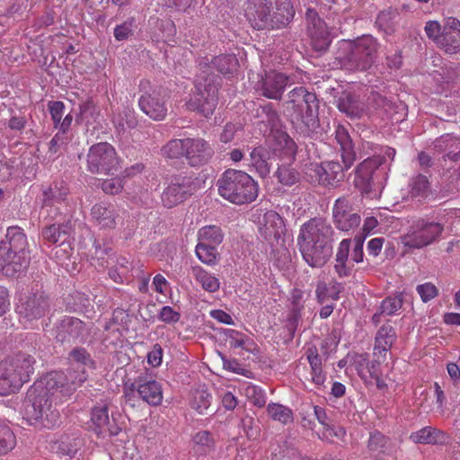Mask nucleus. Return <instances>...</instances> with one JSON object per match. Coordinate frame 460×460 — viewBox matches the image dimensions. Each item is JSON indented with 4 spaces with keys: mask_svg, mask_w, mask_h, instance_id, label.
<instances>
[{
    "mask_svg": "<svg viewBox=\"0 0 460 460\" xmlns=\"http://www.w3.org/2000/svg\"><path fill=\"white\" fill-rule=\"evenodd\" d=\"M199 72L194 82L195 91L187 102L188 109L208 118L217 105L218 90L222 78L214 73V69L225 76L234 75L239 66L236 57L233 54H222L208 60L203 58L199 64Z\"/></svg>",
    "mask_w": 460,
    "mask_h": 460,
    "instance_id": "nucleus-1",
    "label": "nucleus"
},
{
    "mask_svg": "<svg viewBox=\"0 0 460 460\" xmlns=\"http://www.w3.org/2000/svg\"><path fill=\"white\" fill-rule=\"evenodd\" d=\"M66 380L63 372L51 371L36 381L27 391L22 403L24 419L47 429L58 426L60 414L52 404V398L58 389L63 388Z\"/></svg>",
    "mask_w": 460,
    "mask_h": 460,
    "instance_id": "nucleus-2",
    "label": "nucleus"
},
{
    "mask_svg": "<svg viewBox=\"0 0 460 460\" xmlns=\"http://www.w3.org/2000/svg\"><path fill=\"white\" fill-rule=\"evenodd\" d=\"M334 230L321 217L311 218L302 225L297 245L303 260L312 268L323 267L332 255Z\"/></svg>",
    "mask_w": 460,
    "mask_h": 460,
    "instance_id": "nucleus-3",
    "label": "nucleus"
},
{
    "mask_svg": "<svg viewBox=\"0 0 460 460\" xmlns=\"http://www.w3.org/2000/svg\"><path fill=\"white\" fill-rule=\"evenodd\" d=\"M335 138L340 145L343 165L335 161L309 164L306 166L305 176L311 183L324 187H333L336 182L343 179V171L350 168L356 161L353 141L348 130L343 126L339 125L337 127Z\"/></svg>",
    "mask_w": 460,
    "mask_h": 460,
    "instance_id": "nucleus-4",
    "label": "nucleus"
},
{
    "mask_svg": "<svg viewBox=\"0 0 460 460\" xmlns=\"http://www.w3.org/2000/svg\"><path fill=\"white\" fill-rule=\"evenodd\" d=\"M244 16L257 31H274L287 28L293 21L295 10L290 0H246Z\"/></svg>",
    "mask_w": 460,
    "mask_h": 460,
    "instance_id": "nucleus-5",
    "label": "nucleus"
},
{
    "mask_svg": "<svg viewBox=\"0 0 460 460\" xmlns=\"http://www.w3.org/2000/svg\"><path fill=\"white\" fill-rule=\"evenodd\" d=\"M320 102L314 92L304 86L295 87L288 93L284 113L292 123H301L306 136L317 134L321 128L319 119Z\"/></svg>",
    "mask_w": 460,
    "mask_h": 460,
    "instance_id": "nucleus-6",
    "label": "nucleus"
},
{
    "mask_svg": "<svg viewBox=\"0 0 460 460\" xmlns=\"http://www.w3.org/2000/svg\"><path fill=\"white\" fill-rule=\"evenodd\" d=\"M380 44L370 34L339 41L335 60L344 69L367 71L376 61Z\"/></svg>",
    "mask_w": 460,
    "mask_h": 460,
    "instance_id": "nucleus-7",
    "label": "nucleus"
},
{
    "mask_svg": "<svg viewBox=\"0 0 460 460\" xmlns=\"http://www.w3.org/2000/svg\"><path fill=\"white\" fill-rule=\"evenodd\" d=\"M217 187L222 198L236 205L252 203L259 194L258 183L241 170H226L217 181Z\"/></svg>",
    "mask_w": 460,
    "mask_h": 460,
    "instance_id": "nucleus-8",
    "label": "nucleus"
},
{
    "mask_svg": "<svg viewBox=\"0 0 460 460\" xmlns=\"http://www.w3.org/2000/svg\"><path fill=\"white\" fill-rule=\"evenodd\" d=\"M385 175L383 158L368 157L357 166L353 184L362 195L370 199L377 198L384 187Z\"/></svg>",
    "mask_w": 460,
    "mask_h": 460,
    "instance_id": "nucleus-9",
    "label": "nucleus"
},
{
    "mask_svg": "<svg viewBox=\"0 0 460 460\" xmlns=\"http://www.w3.org/2000/svg\"><path fill=\"white\" fill-rule=\"evenodd\" d=\"M50 296L44 291L37 290L22 296L16 304L15 312L22 324H33L44 318L51 309Z\"/></svg>",
    "mask_w": 460,
    "mask_h": 460,
    "instance_id": "nucleus-10",
    "label": "nucleus"
},
{
    "mask_svg": "<svg viewBox=\"0 0 460 460\" xmlns=\"http://www.w3.org/2000/svg\"><path fill=\"white\" fill-rule=\"evenodd\" d=\"M91 331L90 323H84L77 317L69 315L59 319L53 328L56 342L68 346L86 342L91 335Z\"/></svg>",
    "mask_w": 460,
    "mask_h": 460,
    "instance_id": "nucleus-11",
    "label": "nucleus"
},
{
    "mask_svg": "<svg viewBox=\"0 0 460 460\" xmlns=\"http://www.w3.org/2000/svg\"><path fill=\"white\" fill-rule=\"evenodd\" d=\"M119 167V157L115 148L107 142L93 145L87 154V170L93 174H115Z\"/></svg>",
    "mask_w": 460,
    "mask_h": 460,
    "instance_id": "nucleus-12",
    "label": "nucleus"
},
{
    "mask_svg": "<svg viewBox=\"0 0 460 460\" xmlns=\"http://www.w3.org/2000/svg\"><path fill=\"white\" fill-rule=\"evenodd\" d=\"M197 186L191 176L174 174L161 195V200L165 208H172L183 203L193 195Z\"/></svg>",
    "mask_w": 460,
    "mask_h": 460,
    "instance_id": "nucleus-13",
    "label": "nucleus"
},
{
    "mask_svg": "<svg viewBox=\"0 0 460 460\" xmlns=\"http://www.w3.org/2000/svg\"><path fill=\"white\" fill-rule=\"evenodd\" d=\"M443 231L438 223L425 222L423 219L413 221L404 234V247L421 248L431 243Z\"/></svg>",
    "mask_w": 460,
    "mask_h": 460,
    "instance_id": "nucleus-14",
    "label": "nucleus"
},
{
    "mask_svg": "<svg viewBox=\"0 0 460 460\" xmlns=\"http://www.w3.org/2000/svg\"><path fill=\"white\" fill-rule=\"evenodd\" d=\"M305 20L312 49L320 54L326 52L332 43V38L325 22L314 8H307Z\"/></svg>",
    "mask_w": 460,
    "mask_h": 460,
    "instance_id": "nucleus-15",
    "label": "nucleus"
},
{
    "mask_svg": "<svg viewBox=\"0 0 460 460\" xmlns=\"http://www.w3.org/2000/svg\"><path fill=\"white\" fill-rule=\"evenodd\" d=\"M140 92L143 94L138 100L140 110L155 120H162L165 118L167 108L165 102L160 98V93L150 86L147 80H142L139 84Z\"/></svg>",
    "mask_w": 460,
    "mask_h": 460,
    "instance_id": "nucleus-16",
    "label": "nucleus"
},
{
    "mask_svg": "<svg viewBox=\"0 0 460 460\" xmlns=\"http://www.w3.org/2000/svg\"><path fill=\"white\" fill-rule=\"evenodd\" d=\"M332 222L338 230L349 232L359 226L361 217L349 200L346 197H341L335 200L332 208Z\"/></svg>",
    "mask_w": 460,
    "mask_h": 460,
    "instance_id": "nucleus-17",
    "label": "nucleus"
},
{
    "mask_svg": "<svg viewBox=\"0 0 460 460\" xmlns=\"http://www.w3.org/2000/svg\"><path fill=\"white\" fill-rule=\"evenodd\" d=\"M288 82L289 77L283 73L265 71L257 82L256 91L268 99L280 101Z\"/></svg>",
    "mask_w": 460,
    "mask_h": 460,
    "instance_id": "nucleus-18",
    "label": "nucleus"
},
{
    "mask_svg": "<svg viewBox=\"0 0 460 460\" xmlns=\"http://www.w3.org/2000/svg\"><path fill=\"white\" fill-rule=\"evenodd\" d=\"M91 421L92 428L98 437L116 436L121 430L113 417L110 420L109 407L106 403L98 404L92 409Z\"/></svg>",
    "mask_w": 460,
    "mask_h": 460,
    "instance_id": "nucleus-19",
    "label": "nucleus"
},
{
    "mask_svg": "<svg viewBox=\"0 0 460 460\" xmlns=\"http://www.w3.org/2000/svg\"><path fill=\"white\" fill-rule=\"evenodd\" d=\"M214 152L208 143L202 138H186L185 159L191 167L206 164Z\"/></svg>",
    "mask_w": 460,
    "mask_h": 460,
    "instance_id": "nucleus-20",
    "label": "nucleus"
},
{
    "mask_svg": "<svg viewBox=\"0 0 460 460\" xmlns=\"http://www.w3.org/2000/svg\"><path fill=\"white\" fill-rule=\"evenodd\" d=\"M443 31L438 48L448 54L457 53L460 50V21L455 17L447 18Z\"/></svg>",
    "mask_w": 460,
    "mask_h": 460,
    "instance_id": "nucleus-21",
    "label": "nucleus"
},
{
    "mask_svg": "<svg viewBox=\"0 0 460 460\" xmlns=\"http://www.w3.org/2000/svg\"><path fill=\"white\" fill-rule=\"evenodd\" d=\"M6 247L5 243H0V272L7 277H14L28 266V256L14 253Z\"/></svg>",
    "mask_w": 460,
    "mask_h": 460,
    "instance_id": "nucleus-22",
    "label": "nucleus"
},
{
    "mask_svg": "<svg viewBox=\"0 0 460 460\" xmlns=\"http://www.w3.org/2000/svg\"><path fill=\"white\" fill-rule=\"evenodd\" d=\"M11 368L14 370L21 385L29 382L34 375L36 359L25 352H19L4 359Z\"/></svg>",
    "mask_w": 460,
    "mask_h": 460,
    "instance_id": "nucleus-23",
    "label": "nucleus"
},
{
    "mask_svg": "<svg viewBox=\"0 0 460 460\" xmlns=\"http://www.w3.org/2000/svg\"><path fill=\"white\" fill-rule=\"evenodd\" d=\"M286 231L283 218L273 210L267 211L263 216V226L260 233L266 241H278Z\"/></svg>",
    "mask_w": 460,
    "mask_h": 460,
    "instance_id": "nucleus-24",
    "label": "nucleus"
},
{
    "mask_svg": "<svg viewBox=\"0 0 460 460\" xmlns=\"http://www.w3.org/2000/svg\"><path fill=\"white\" fill-rule=\"evenodd\" d=\"M137 385V394L140 399L151 406H158L163 401L162 385L159 382L148 379L146 376H139Z\"/></svg>",
    "mask_w": 460,
    "mask_h": 460,
    "instance_id": "nucleus-25",
    "label": "nucleus"
},
{
    "mask_svg": "<svg viewBox=\"0 0 460 460\" xmlns=\"http://www.w3.org/2000/svg\"><path fill=\"white\" fill-rule=\"evenodd\" d=\"M73 227L70 221L63 224H53L42 229V238L50 243L70 246L69 241L72 235Z\"/></svg>",
    "mask_w": 460,
    "mask_h": 460,
    "instance_id": "nucleus-26",
    "label": "nucleus"
},
{
    "mask_svg": "<svg viewBox=\"0 0 460 460\" xmlns=\"http://www.w3.org/2000/svg\"><path fill=\"white\" fill-rule=\"evenodd\" d=\"M69 194L67 184L64 181H54L42 191V208L65 203Z\"/></svg>",
    "mask_w": 460,
    "mask_h": 460,
    "instance_id": "nucleus-27",
    "label": "nucleus"
},
{
    "mask_svg": "<svg viewBox=\"0 0 460 460\" xmlns=\"http://www.w3.org/2000/svg\"><path fill=\"white\" fill-rule=\"evenodd\" d=\"M449 435L437 428L428 426L410 435V439L414 443L429 445H445L449 441Z\"/></svg>",
    "mask_w": 460,
    "mask_h": 460,
    "instance_id": "nucleus-28",
    "label": "nucleus"
},
{
    "mask_svg": "<svg viewBox=\"0 0 460 460\" xmlns=\"http://www.w3.org/2000/svg\"><path fill=\"white\" fill-rule=\"evenodd\" d=\"M91 216L101 228H114L118 213L112 205L95 204L91 209Z\"/></svg>",
    "mask_w": 460,
    "mask_h": 460,
    "instance_id": "nucleus-29",
    "label": "nucleus"
},
{
    "mask_svg": "<svg viewBox=\"0 0 460 460\" xmlns=\"http://www.w3.org/2000/svg\"><path fill=\"white\" fill-rule=\"evenodd\" d=\"M22 387L20 378L5 360L0 362V395L16 393Z\"/></svg>",
    "mask_w": 460,
    "mask_h": 460,
    "instance_id": "nucleus-30",
    "label": "nucleus"
},
{
    "mask_svg": "<svg viewBox=\"0 0 460 460\" xmlns=\"http://www.w3.org/2000/svg\"><path fill=\"white\" fill-rule=\"evenodd\" d=\"M5 243L6 248L14 251V253L27 256V238L22 229L19 226H10L7 228L5 238L0 242Z\"/></svg>",
    "mask_w": 460,
    "mask_h": 460,
    "instance_id": "nucleus-31",
    "label": "nucleus"
},
{
    "mask_svg": "<svg viewBox=\"0 0 460 460\" xmlns=\"http://www.w3.org/2000/svg\"><path fill=\"white\" fill-rule=\"evenodd\" d=\"M337 107L340 111L351 118L360 117L364 112V104L359 101L358 96L349 92L341 93L337 101Z\"/></svg>",
    "mask_w": 460,
    "mask_h": 460,
    "instance_id": "nucleus-32",
    "label": "nucleus"
},
{
    "mask_svg": "<svg viewBox=\"0 0 460 460\" xmlns=\"http://www.w3.org/2000/svg\"><path fill=\"white\" fill-rule=\"evenodd\" d=\"M251 164L261 178H266L270 172L271 163L270 152L263 146L254 147L251 154Z\"/></svg>",
    "mask_w": 460,
    "mask_h": 460,
    "instance_id": "nucleus-33",
    "label": "nucleus"
},
{
    "mask_svg": "<svg viewBox=\"0 0 460 460\" xmlns=\"http://www.w3.org/2000/svg\"><path fill=\"white\" fill-rule=\"evenodd\" d=\"M435 147L440 152H447L445 159L456 162L460 159V142L459 139L451 135L440 137L435 144Z\"/></svg>",
    "mask_w": 460,
    "mask_h": 460,
    "instance_id": "nucleus-34",
    "label": "nucleus"
},
{
    "mask_svg": "<svg viewBox=\"0 0 460 460\" xmlns=\"http://www.w3.org/2000/svg\"><path fill=\"white\" fill-rule=\"evenodd\" d=\"M395 340V332L392 326H382L376 336L374 356L381 355L383 352L386 354ZM385 357V355H384Z\"/></svg>",
    "mask_w": 460,
    "mask_h": 460,
    "instance_id": "nucleus-35",
    "label": "nucleus"
},
{
    "mask_svg": "<svg viewBox=\"0 0 460 460\" xmlns=\"http://www.w3.org/2000/svg\"><path fill=\"white\" fill-rule=\"evenodd\" d=\"M257 117L261 119L262 122L267 123L271 131L277 132V130H279L281 119L272 103L267 102L260 105L257 109Z\"/></svg>",
    "mask_w": 460,
    "mask_h": 460,
    "instance_id": "nucleus-36",
    "label": "nucleus"
},
{
    "mask_svg": "<svg viewBox=\"0 0 460 460\" xmlns=\"http://www.w3.org/2000/svg\"><path fill=\"white\" fill-rule=\"evenodd\" d=\"M212 395L203 388L193 391L190 406L199 414H211L213 410H209Z\"/></svg>",
    "mask_w": 460,
    "mask_h": 460,
    "instance_id": "nucleus-37",
    "label": "nucleus"
},
{
    "mask_svg": "<svg viewBox=\"0 0 460 460\" xmlns=\"http://www.w3.org/2000/svg\"><path fill=\"white\" fill-rule=\"evenodd\" d=\"M186 138H173L161 148V155L165 159L174 160L185 156Z\"/></svg>",
    "mask_w": 460,
    "mask_h": 460,
    "instance_id": "nucleus-38",
    "label": "nucleus"
},
{
    "mask_svg": "<svg viewBox=\"0 0 460 460\" xmlns=\"http://www.w3.org/2000/svg\"><path fill=\"white\" fill-rule=\"evenodd\" d=\"M307 352V359L311 367L312 381L317 385H322L325 381V375L322 369L321 358L315 347L309 348Z\"/></svg>",
    "mask_w": 460,
    "mask_h": 460,
    "instance_id": "nucleus-39",
    "label": "nucleus"
},
{
    "mask_svg": "<svg viewBox=\"0 0 460 460\" xmlns=\"http://www.w3.org/2000/svg\"><path fill=\"white\" fill-rule=\"evenodd\" d=\"M223 238L221 228L217 226H206L199 231V242L200 243L217 246L222 243Z\"/></svg>",
    "mask_w": 460,
    "mask_h": 460,
    "instance_id": "nucleus-40",
    "label": "nucleus"
},
{
    "mask_svg": "<svg viewBox=\"0 0 460 460\" xmlns=\"http://www.w3.org/2000/svg\"><path fill=\"white\" fill-rule=\"evenodd\" d=\"M68 360L80 366L87 367L91 369L96 368V362L92 358L90 353L84 347H75L68 353Z\"/></svg>",
    "mask_w": 460,
    "mask_h": 460,
    "instance_id": "nucleus-41",
    "label": "nucleus"
},
{
    "mask_svg": "<svg viewBox=\"0 0 460 460\" xmlns=\"http://www.w3.org/2000/svg\"><path fill=\"white\" fill-rule=\"evenodd\" d=\"M79 113L75 117L76 123L85 122L86 124L91 123V120L95 121L98 111L95 103L92 98H88L79 105Z\"/></svg>",
    "mask_w": 460,
    "mask_h": 460,
    "instance_id": "nucleus-42",
    "label": "nucleus"
},
{
    "mask_svg": "<svg viewBox=\"0 0 460 460\" xmlns=\"http://www.w3.org/2000/svg\"><path fill=\"white\" fill-rule=\"evenodd\" d=\"M274 137L284 150L286 155H288L292 162L295 161L297 153V145L294 139L287 132L281 130H277L274 134Z\"/></svg>",
    "mask_w": 460,
    "mask_h": 460,
    "instance_id": "nucleus-43",
    "label": "nucleus"
},
{
    "mask_svg": "<svg viewBox=\"0 0 460 460\" xmlns=\"http://www.w3.org/2000/svg\"><path fill=\"white\" fill-rule=\"evenodd\" d=\"M409 193L413 198H427L429 194V182L428 177L419 174L413 178L409 185Z\"/></svg>",
    "mask_w": 460,
    "mask_h": 460,
    "instance_id": "nucleus-44",
    "label": "nucleus"
},
{
    "mask_svg": "<svg viewBox=\"0 0 460 460\" xmlns=\"http://www.w3.org/2000/svg\"><path fill=\"white\" fill-rule=\"evenodd\" d=\"M279 182L286 186H292L300 180V173L289 165L281 164L275 172Z\"/></svg>",
    "mask_w": 460,
    "mask_h": 460,
    "instance_id": "nucleus-45",
    "label": "nucleus"
},
{
    "mask_svg": "<svg viewBox=\"0 0 460 460\" xmlns=\"http://www.w3.org/2000/svg\"><path fill=\"white\" fill-rule=\"evenodd\" d=\"M267 411L274 420H278L283 424L293 421L292 411L284 405L270 403L268 405Z\"/></svg>",
    "mask_w": 460,
    "mask_h": 460,
    "instance_id": "nucleus-46",
    "label": "nucleus"
},
{
    "mask_svg": "<svg viewBox=\"0 0 460 460\" xmlns=\"http://www.w3.org/2000/svg\"><path fill=\"white\" fill-rule=\"evenodd\" d=\"M196 254L203 263L208 265H214L217 263L218 252L217 251V246L215 245L199 242L196 246Z\"/></svg>",
    "mask_w": 460,
    "mask_h": 460,
    "instance_id": "nucleus-47",
    "label": "nucleus"
},
{
    "mask_svg": "<svg viewBox=\"0 0 460 460\" xmlns=\"http://www.w3.org/2000/svg\"><path fill=\"white\" fill-rule=\"evenodd\" d=\"M196 279L201 284L202 288L208 292H216L219 288L218 279L208 273L201 268H194Z\"/></svg>",
    "mask_w": 460,
    "mask_h": 460,
    "instance_id": "nucleus-48",
    "label": "nucleus"
},
{
    "mask_svg": "<svg viewBox=\"0 0 460 460\" xmlns=\"http://www.w3.org/2000/svg\"><path fill=\"white\" fill-rule=\"evenodd\" d=\"M16 438L12 429L4 425H0V456L5 455L14 448Z\"/></svg>",
    "mask_w": 460,
    "mask_h": 460,
    "instance_id": "nucleus-49",
    "label": "nucleus"
},
{
    "mask_svg": "<svg viewBox=\"0 0 460 460\" xmlns=\"http://www.w3.org/2000/svg\"><path fill=\"white\" fill-rule=\"evenodd\" d=\"M368 102L376 106V108H384L385 112L389 114L398 113L399 106L393 101L381 95L376 92H372L368 97Z\"/></svg>",
    "mask_w": 460,
    "mask_h": 460,
    "instance_id": "nucleus-50",
    "label": "nucleus"
},
{
    "mask_svg": "<svg viewBox=\"0 0 460 460\" xmlns=\"http://www.w3.org/2000/svg\"><path fill=\"white\" fill-rule=\"evenodd\" d=\"M136 20L134 17L128 18L124 22L117 25L114 29V38L118 41L127 40L133 35V27Z\"/></svg>",
    "mask_w": 460,
    "mask_h": 460,
    "instance_id": "nucleus-51",
    "label": "nucleus"
},
{
    "mask_svg": "<svg viewBox=\"0 0 460 460\" xmlns=\"http://www.w3.org/2000/svg\"><path fill=\"white\" fill-rule=\"evenodd\" d=\"M380 356L381 355L376 356V358H374L371 361H368L367 354H362L359 356V366L366 364L367 373L369 374L371 378H377L378 376H382Z\"/></svg>",
    "mask_w": 460,
    "mask_h": 460,
    "instance_id": "nucleus-52",
    "label": "nucleus"
},
{
    "mask_svg": "<svg viewBox=\"0 0 460 460\" xmlns=\"http://www.w3.org/2000/svg\"><path fill=\"white\" fill-rule=\"evenodd\" d=\"M137 119L132 109L125 108L119 114L118 128L124 131L126 128H135L137 126Z\"/></svg>",
    "mask_w": 460,
    "mask_h": 460,
    "instance_id": "nucleus-53",
    "label": "nucleus"
},
{
    "mask_svg": "<svg viewBox=\"0 0 460 460\" xmlns=\"http://www.w3.org/2000/svg\"><path fill=\"white\" fill-rule=\"evenodd\" d=\"M82 441L78 438H63L58 445V450L66 456H74L78 451Z\"/></svg>",
    "mask_w": 460,
    "mask_h": 460,
    "instance_id": "nucleus-54",
    "label": "nucleus"
},
{
    "mask_svg": "<svg viewBox=\"0 0 460 460\" xmlns=\"http://www.w3.org/2000/svg\"><path fill=\"white\" fill-rule=\"evenodd\" d=\"M402 306V292H398L394 297L383 300L380 310L386 314H393Z\"/></svg>",
    "mask_w": 460,
    "mask_h": 460,
    "instance_id": "nucleus-55",
    "label": "nucleus"
},
{
    "mask_svg": "<svg viewBox=\"0 0 460 460\" xmlns=\"http://www.w3.org/2000/svg\"><path fill=\"white\" fill-rule=\"evenodd\" d=\"M388 444V438L376 430L370 433L367 447L372 452H383Z\"/></svg>",
    "mask_w": 460,
    "mask_h": 460,
    "instance_id": "nucleus-56",
    "label": "nucleus"
},
{
    "mask_svg": "<svg viewBox=\"0 0 460 460\" xmlns=\"http://www.w3.org/2000/svg\"><path fill=\"white\" fill-rule=\"evenodd\" d=\"M302 311L290 309L288 314L286 328L288 332V339L291 341L295 337L297 327L302 321Z\"/></svg>",
    "mask_w": 460,
    "mask_h": 460,
    "instance_id": "nucleus-57",
    "label": "nucleus"
},
{
    "mask_svg": "<svg viewBox=\"0 0 460 460\" xmlns=\"http://www.w3.org/2000/svg\"><path fill=\"white\" fill-rule=\"evenodd\" d=\"M427 37L438 47L443 34V26L438 21H428L424 27Z\"/></svg>",
    "mask_w": 460,
    "mask_h": 460,
    "instance_id": "nucleus-58",
    "label": "nucleus"
},
{
    "mask_svg": "<svg viewBox=\"0 0 460 460\" xmlns=\"http://www.w3.org/2000/svg\"><path fill=\"white\" fill-rule=\"evenodd\" d=\"M416 290L424 303H427L438 296V288L430 282L418 285Z\"/></svg>",
    "mask_w": 460,
    "mask_h": 460,
    "instance_id": "nucleus-59",
    "label": "nucleus"
},
{
    "mask_svg": "<svg viewBox=\"0 0 460 460\" xmlns=\"http://www.w3.org/2000/svg\"><path fill=\"white\" fill-rule=\"evenodd\" d=\"M217 353L223 362L224 369L231 371L233 373H236V374H240V375L247 376L246 374L249 371L243 368L237 359H235V358L229 359L224 353H222L220 351H218Z\"/></svg>",
    "mask_w": 460,
    "mask_h": 460,
    "instance_id": "nucleus-60",
    "label": "nucleus"
},
{
    "mask_svg": "<svg viewBox=\"0 0 460 460\" xmlns=\"http://www.w3.org/2000/svg\"><path fill=\"white\" fill-rule=\"evenodd\" d=\"M194 442L203 447V451L208 452L214 449L215 442L209 431L203 430L194 436Z\"/></svg>",
    "mask_w": 460,
    "mask_h": 460,
    "instance_id": "nucleus-61",
    "label": "nucleus"
},
{
    "mask_svg": "<svg viewBox=\"0 0 460 460\" xmlns=\"http://www.w3.org/2000/svg\"><path fill=\"white\" fill-rule=\"evenodd\" d=\"M246 394L250 401L257 407L261 408L266 403V398L262 390L257 386H248Z\"/></svg>",
    "mask_w": 460,
    "mask_h": 460,
    "instance_id": "nucleus-62",
    "label": "nucleus"
},
{
    "mask_svg": "<svg viewBox=\"0 0 460 460\" xmlns=\"http://www.w3.org/2000/svg\"><path fill=\"white\" fill-rule=\"evenodd\" d=\"M376 22L385 34H392L395 31L394 22L391 20L389 13H379Z\"/></svg>",
    "mask_w": 460,
    "mask_h": 460,
    "instance_id": "nucleus-63",
    "label": "nucleus"
},
{
    "mask_svg": "<svg viewBox=\"0 0 460 460\" xmlns=\"http://www.w3.org/2000/svg\"><path fill=\"white\" fill-rule=\"evenodd\" d=\"M123 185L119 178H111L105 180L102 183V190L111 195L117 194L121 191Z\"/></svg>",
    "mask_w": 460,
    "mask_h": 460,
    "instance_id": "nucleus-64",
    "label": "nucleus"
}]
</instances>
